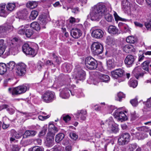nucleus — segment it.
<instances>
[{
	"label": "nucleus",
	"mask_w": 151,
	"mask_h": 151,
	"mask_svg": "<svg viewBox=\"0 0 151 151\" xmlns=\"http://www.w3.org/2000/svg\"><path fill=\"white\" fill-rule=\"evenodd\" d=\"M106 65L108 69H111L114 68L115 65L114 60H108L106 62Z\"/></svg>",
	"instance_id": "nucleus-32"
},
{
	"label": "nucleus",
	"mask_w": 151,
	"mask_h": 151,
	"mask_svg": "<svg viewBox=\"0 0 151 151\" xmlns=\"http://www.w3.org/2000/svg\"><path fill=\"white\" fill-rule=\"evenodd\" d=\"M6 4L1 3L0 4V16L5 17L9 12L5 10Z\"/></svg>",
	"instance_id": "nucleus-22"
},
{
	"label": "nucleus",
	"mask_w": 151,
	"mask_h": 151,
	"mask_svg": "<svg viewBox=\"0 0 151 151\" xmlns=\"http://www.w3.org/2000/svg\"><path fill=\"white\" fill-rule=\"evenodd\" d=\"M137 118L135 112H133L131 113V119L132 120H135Z\"/></svg>",
	"instance_id": "nucleus-62"
},
{
	"label": "nucleus",
	"mask_w": 151,
	"mask_h": 151,
	"mask_svg": "<svg viewBox=\"0 0 151 151\" xmlns=\"http://www.w3.org/2000/svg\"><path fill=\"white\" fill-rule=\"evenodd\" d=\"M14 27L12 26L9 25L7 26H0V34L3 37H5L8 33L12 31Z\"/></svg>",
	"instance_id": "nucleus-12"
},
{
	"label": "nucleus",
	"mask_w": 151,
	"mask_h": 151,
	"mask_svg": "<svg viewBox=\"0 0 151 151\" xmlns=\"http://www.w3.org/2000/svg\"><path fill=\"white\" fill-rule=\"evenodd\" d=\"M27 14V11L26 10L24 9L17 13L16 17L19 19H25Z\"/></svg>",
	"instance_id": "nucleus-21"
},
{
	"label": "nucleus",
	"mask_w": 151,
	"mask_h": 151,
	"mask_svg": "<svg viewBox=\"0 0 151 151\" xmlns=\"http://www.w3.org/2000/svg\"><path fill=\"white\" fill-rule=\"evenodd\" d=\"M91 50L94 55H98L102 53L104 50L103 45L99 42H94L91 46Z\"/></svg>",
	"instance_id": "nucleus-5"
},
{
	"label": "nucleus",
	"mask_w": 151,
	"mask_h": 151,
	"mask_svg": "<svg viewBox=\"0 0 151 151\" xmlns=\"http://www.w3.org/2000/svg\"><path fill=\"white\" fill-rule=\"evenodd\" d=\"M108 32L111 34L115 35L119 33L118 29L116 27L114 26H110L108 28Z\"/></svg>",
	"instance_id": "nucleus-27"
},
{
	"label": "nucleus",
	"mask_w": 151,
	"mask_h": 151,
	"mask_svg": "<svg viewBox=\"0 0 151 151\" xmlns=\"http://www.w3.org/2000/svg\"><path fill=\"white\" fill-rule=\"evenodd\" d=\"M85 65L86 68L90 70L95 69L97 66L96 60L91 57H87L86 58Z\"/></svg>",
	"instance_id": "nucleus-6"
},
{
	"label": "nucleus",
	"mask_w": 151,
	"mask_h": 151,
	"mask_svg": "<svg viewBox=\"0 0 151 151\" xmlns=\"http://www.w3.org/2000/svg\"><path fill=\"white\" fill-rule=\"evenodd\" d=\"M48 133H55L57 132L56 128L55 125L52 122H50L48 126Z\"/></svg>",
	"instance_id": "nucleus-33"
},
{
	"label": "nucleus",
	"mask_w": 151,
	"mask_h": 151,
	"mask_svg": "<svg viewBox=\"0 0 151 151\" xmlns=\"http://www.w3.org/2000/svg\"><path fill=\"white\" fill-rule=\"evenodd\" d=\"M7 71L6 65L4 63H0V74H4Z\"/></svg>",
	"instance_id": "nucleus-31"
},
{
	"label": "nucleus",
	"mask_w": 151,
	"mask_h": 151,
	"mask_svg": "<svg viewBox=\"0 0 151 151\" xmlns=\"http://www.w3.org/2000/svg\"><path fill=\"white\" fill-rule=\"evenodd\" d=\"M129 84L130 87L135 88L137 85V82L136 80L130 79L129 82Z\"/></svg>",
	"instance_id": "nucleus-42"
},
{
	"label": "nucleus",
	"mask_w": 151,
	"mask_h": 151,
	"mask_svg": "<svg viewBox=\"0 0 151 151\" xmlns=\"http://www.w3.org/2000/svg\"><path fill=\"white\" fill-rule=\"evenodd\" d=\"M55 135L54 133H48L47 134L46 143L47 145L49 147L52 146L53 145Z\"/></svg>",
	"instance_id": "nucleus-17"
},
{
	"label": "nucleus",
	"mask_w": 151,
	"mask_h": 151,
	"mask_svg": "<svg viewBox=\"0 0 151 151\" xmlns=\"http://www.w3.org/2000/svg\"><path fill=\"white\" fill-rule=\"evenodd\" d=\"M111 130L114 132H116L118 131V129L117 127L113 124L111 125Z\"/></svg>",
	"instance_id": "nucleus-60"
},
{
	"label": "nucleus",
	"mask_w": 151,
	"mask_h": 151,
	"mask_svg": "<svg viewBox=\"0 0 151 151\" xmlns=\"http://www.w3.org/2000/svg\"><path fill=\"white\" fill-rule=\"evenodd\" d=\"M29 26V25L26 24L20 26L18 31V34L22 35H25L26 28Z\"/></svg>",
	"instance_id": "nucleus-28"
},
{
	"label": "nucleus",
	"mask_w": 151,
	"mask_h": 151,
	"mask_svg": "<svg viewBox=\"0 0 151 151\" xmlns=\"http://www.w3.org/2000/svg\"><path fill=\"white\" fill-rule=\"evenodd\" d=\"M79 26L80 28L78 27L73 28L70 31L71 35L74 38H78L82 34V31L83 29V27L81 24H80Z\"/></svg>",
	"instance_id": "nucleus-8"
},
{
	"label": "nucleus",
	"mask_w": 151,
	"mask_h": 151,
	"mask_svg": "<svg viewBox=\"0 0 151 151\" xmlns=\"http://www.w3.org/2000/svg\"><path fill=\"white\" fill-rule=\"evenodd\" d=\"M46 129H43L40 132L39 136L40 137H41L44 136L46 133Z\"/></svg>",
	"instance_id": "nucleus-61"
},
{
	"label": "nucleus",
	"mask_w": 151,
	"mask_h": 151,
	"mask_svg": "<svg viewBox=\"0 0 151 151\" xmlns=\"http://www.w3.org/2000/svg\"><path fill=\"white\" fill-rule=\"evenodd\" d=\"M75 79L77 80H82L85 79V72L81 68L75 69Z\"/></svg>",
	"instance_id": "nucleus-14"
},
{
	"label": "nucleus",
	"mask_w": 151,
	"mask_h": 151,
	"mask_svg": "<svg viewBox=\"0 0 151 151\" xmlns=\"http://www.w3.org/2000/svg\"><path fill=\"white\" fill-rule=\"evenodd\" d=\"M32 151H42V150L40 147L36 146L33 148Z\"/></svg>",
	"instance_id": "nucleus-63"
},
{
	"label": "nucleus",
	"mask_w": 151,
	"mask_h": 151,
	"mask_svg": "<svg viewBox=\"0 0 151 151\" xmlns=\"http://www.w3.org/2000/svg\"><path fill=\"white\" fill-rule=\"evenodd\" d=\"M126 41L128 43L133 44L136 41V39L133 36H129L127 37Z\"/></svg>",
	"instance_id": "nucleus-38"
},
{
	"label": "nucleus",
	"mask_w": 151,
	"mask_h": 151,
	"mask_svg": "<svg viewBox=\"0 0 151 151\" xmlns=\"http://www.w3.org/2000/svg\"><path fill=\"white\" fill-rule=\"evenodd\" d=\"M37 4L35 1H29L27 3V8L32 9L36 7Z\"/></svg>",
	"instance_id": "nucleus-35"
},
{
	"label": "nucleus",
	"mask_w": 151,
	"mask_h": 151,
	"mask_svg": "<svg viewBox=\"0 0 151 151\" xmlns=\"http://www.w3.org/2000/svg\"><path fill=\"white\" fill-rule=\"evenodd\" d=\"M69 135L70 137L74 140H76L78 138V136L76 134L74 133H70L69 134Z\"/></svg>",
	"instance_id": "nucleus-54"
},
{
	"label": "nucleus",
	"mask_w": 151,
	"mask_h": 151,
	"mask_svg": "<svg viewBox=\"0 0 151 151\" xmlns=\"http://www.w3.org/2000/svg\"><path fill=\"white\" fill-rule=\"evenodd\" d=\"M86 111L85 110L78 111L76 114L77 117H80L81 120L84 121L86 119Z\"/></svg>",
	"instance_id": "nucleus-24"
},
{
	"label": "nucleus",
	"mask_w": 151,
	"mask_h": 151,
	"mask_svg": "<svg viewBox=\"0 0 151 151\" xmlns=\"http://www.w3.org/2000/svg\"><path fill=\"white\" fill-rule=\"evenodd\" d=\"M114 116L116 118L121 122L126 120L127 117L124 113L122 111H120L119 109L116 110L114 113Z\"/></svg>",
	"instance_id": "nucleus-13"
},
{
	"label": "nucleus",
	"mask_w": 151,
	"mask_h": 151,
	"mask_svg": "<svg viewBox=\"0 0 151 151\" xmlns=\"http://www.w3.org/2000/svg\"><path fill=\"white\" fill-rule=\"evenodd\" d=\"M123 32L124 33H128L130 34L131 32V28L127 26H124L123 29Z\"/></svg>",
	"instance_id": "nucleus-48"
},
{
	"label": "nucleus",
	"mask_w": 151,
	"mask_h": 151,
	"mask_svg": "<svg viewBox=\"0 0 151 151\" xmlns=\"http://www.w3.org/2000/svg\"><path fill=\"white\" fill-rule=\"evenodd\" d=\"M12 151H19V147L17 145H12Z\"/></svg>",
	"instance_id": "nucleus-58"
},
{
	"label": "nucleus",
	"mask_w": 151,
	"mask_h": 151,
	"mask_svg": "<svg viewBox=\"0 0 151 151\" xmlns=\"http://www.w3.org/2000/svg\"><path fill=\"white\" fill-rule=\"evenodd\" d=\"M64 137V134L63 133H60L57 134V141H60Z\"/></svg>",
	"instance_id": "nucleus-53"
},
{
	"label": "nucleus",
	"mask_w": 151,
	"mask_h": 151,
	"mask_svg": "<svg viewBox=\"0 0 151 151\" xmlns=\"http://www.w3.org/2000/svg\"><path fill=\"white\" fill-rule=\"evenodd\" d=\"M117 96L119 98L118 100L121 101L122 98H125V95L123 93L120 92L117 94Z\"/></svg>",
	"instance_id": "nucleus-50"
},
{
	"label": "nucleus",
	"mask_w": 151,
	"mask_h": 151,
	"mask_svg": "<svg viewBox=\"0 0 151 151\" xmlns=\"http://www.w3.org/2000/svg\"><path fill=\"white\" fill-rule=\"evenodd\" d=\"M33 31L30 29H27L26 30L25 35L27 37H30L33 34Z\"/></svg>",
	"instance_id": "nucleus-45"
},
{
	"label": "nucleus",
	"mask_w": 151,
	"mask_h": 151,
	"mask_svg": "<svg viewBox=\"0 0 151 151\" xmlns=\"http://www.w3.org/2000/svg\"><path fill=\"white\" fill-rule=\"evenodd\" d=\"M9 51L11 52H16L17 50V47L15 44H14L12 42L9 48Z\"/></svg>",
	"instance_id": "nucleus-44"
},
{
	"label": "nucleus",
	"mask_w": 151,
	"mask_h": 151,
	"mask_svg": "<svg viewBox=\"0 0 151 151\" xmlns=\"http://www.w3.org/2000/svg\"><path fill=\"white\" fill-rule=\"evenodd\" d=\"M27 86L24 85L20 86L14 88H9V93L12 96L20 94L25 93L27 89Z\"/></svg>",
	"instance_id": "nucleus-3"
},
{
	"label": "nucleus",
	"mask_w": 151,
	"mask_h": 151,
	"mask_svg": "<svg viewBox=\"0 0 151 151\" xmlns=\"http://www.w3.org/2000/svg\"><path fill=\"white\" fill-rule=\"evenodd\" d=\"M124 74V70L120 68L115 70L111 72V76L115 78H117L118 77H122Z\"/></svg>",
	"instance_id": "nucleus-16"
},
{
	"label": "nucleus",
	"mask_w": 151,
	"mask_h": 151,
	"mask_svg": "<svg viewBox=\"0 0 151 151\" xmlns=\"http://www.w3.org/2000/svg\"><path fill=\"white\" fill-rule=\"evenodd\" d=\"M15 7V5L14 3H9L6 6V9L7 12H9L12 11L14 9Z\"/></svg>",
	"instance_id": "nucleus-39"
},
{
	"label": "nucleus",
	"mask_w": 151,
	"mask_h": 151,
	"mask_svg": "<svg viewBox=\"0 0 151 151\" xmlns=\"http://www.w3.org/2000/svg\"><path fill=\"white\" fill-rule=\"evenodd\" d=\"M50 116V115H48L46 116H42L40 115L38 116V118L39 120L43 121L48 118Z\"/></svg>",
	"instance_id": "nucleus-56"
},
{
	"label": "nucleus",
	"mask_w": 151,
	"mask_h": 151,
	"mask_svg": "<svg viewBox=\"0 0 151 151\" xmlns=\"http://www.w3.org/2000/svg\"><path fill=\"white\" fill-rule=\"evenodd\" d=\"M150 63V61L148 60L142 63V69L147 71H148Z\"/></svg>",
	"instance_id": "nucleus-40"
},
{
	"label": "nucleus",
	"mask_w": 151,
	"mask_h": 151,
	"mask_svg": "<svg viewBox=\"0 0 151 151\" xmlns=\"http://www.w3.org/2000/svg\"><path fill=\"white\" fill-rule=\"evenodd\" d=\"M39 19L43 24H45L48 21L50 20V18L47 15L46 16L42 15L39 16Z\"/></svg>",
	"instance_id": "nucleus-30"
},
{
	"label": "nucleus",
	"mask_w": 151,
	"mask_h": 151,
	"mask_svg": "<svg viewBox=\"0 0 151 151\" xmlns=\"http://www.w3.org/2000/svg\"><path fill=\"white\" fill-rule=\"evenodd\" d=\"M23 51L26 55H32L34 57L36 54L34 49L29 47L27 43L24 44L22 47Z\"/></svg>",
	"instance_id": "nucleus-11"
},
{
	"label": "nucleus",
	"mask_w": 151,
	"mask_h": 151,
	"mask_svg": "<svg viewBox=\"0 0 151 151\" xmlns=\"http://www.w3.org/2000/svg\"><path fill=\"white\" fill-rule=\"evenodd\" d=\"M36 133V132L34 130H27L23 134V137L25 138L31 136H34Z\"/></svg>",
	"instance_id": "nucleus-26"
},
{
	"label": "nucleus",
	"mask_w": 151,
	"mask_h": 151,
	"mask_svg": "<svg viewBox=\"0 0 151 151\" xmlns=\"http://www.w3.org/2000/svg\"><path fill=\"white\" fill-rule=\"evenodd\" d=\"M0 46L1 47L6 48V45L4 43V40L3 39L0 40Z\"/></svg>",
	"instance_id": "nucleus-64"
},
{
	"label": "nucleus",
	"mask_w": 151,
	"mask_h": 151,
	"mask_svg": "<svg viewBox=\"0 0 151 151\" xmlns=\"http://www.w3.org/2000/svg\"><path fill=\"white\" fill-rule=\"evenodd\" d=\"M100 79L102 81L106 82L109 80L110 77L107 75H103L100 77Z\"/></svg>",
	"instance_id": "nucleus-47"
},
{
	"label": "nucleus",
	"mask_w": 151,
	"mask_h": 151,
	"mask_svg": "<svg viewBox=\"0 0 151 151\" xmlns=\"http://www.w3.org/2000/svg\"><path fill=\"white\" fill-rule=\"evenodd\" d=\"M134 60L135 58L133 56L128 55L125 58V64L127 65L131 66L133 64Z\"/></svg>",
	"instance_id": "nucleus-19"
},
{
	"label": "nucleus",
	"mask_w": 151,
	"mask_h": 151,
	"mask_svg": "<svg viewBox=\"0 0 151 151\" xmlns=\"http://www.w3.org/2000/svg\"><path fill=\"white\" fill-rule=\"evenodd\" d=\"M130 139V135L127 133L122 134L119 137L118 143L120 145H124L127 144Z\"/></svg>",
	"instance_id": "nucleus-9"
},
{
	"label": "nucleus",
	"mask_w": 151,
	"mask_h": 151,
	"mask_svg": "<svg viewBox=\"0 0 151 151\" xmlns=\"http://www.w3.org/2000/svg\"><path fill=\"white\" fill-rule=\"evenodd\" d=\"M92 33V36L95 38L99 39L102 38L104 35L103 31L100 29L93 28Z\"/></svg>",
	"instance_id": "nucleus-15"
},
{
	"label": "nucleus",
	"mask_w": 151,
	"mask_h": 151,
	"mask_svg": "<svg viewBox=\"0 0 151 151\" xmlns=\"http://www.w3.org/2000/svg\"><path fill=\"white\" fill-rule=\"evenodd\" d=\"M26 65L23 63H18L17 65L16 69V74L19 76L24 75L26 72Z\"/></svg>",
	"instance_id": "nucleus-10"
},
{
	"label": "nucleus",
	"mask_w": 151,
	"mask_h": 151,
	"mask_svg": "<svg viewBox=\"0 0 151 151\" xmlns=\"http://www.w3.org/2000/svg\"><path fill=\"white\" fill-rule=\"evenodd\" d=\"M62 68L64 71L65 72L69 73L71 71L72 66L70 64L64 63L63 64Z\"/></svg>",
	"instance_id": "nucleus-29"
},
{
	"label": "nucleus",
	"mask_w": 151,
	"mask_h": 151,
	"mask_svg": "<svg viewBox=\"0 0 151 151\" xmlns=\"http://www.w3.org/2000/svg\"><path fill=\"white\" fill-rule=\"evenodd\" d=\"M15 65V63L14 61H10L6 65L7 70L10 71L12 70L14 68Z\"/></svg>",
	"instance_id": "nucleus-34"
},
{
	"label": "nucleus",
	"mask_w": 151,
	"mask_h": 151,
	"mask_svg": "<svg viewBox=\"0 0 151 151\" xmlns=\"http://www.w3.org/2000/svg\"><path fill=\"white\" fill-rule=\"evenodd\" d=\"M124 51L126 53H129L134 52L136 51L135 48L132 45H127L124 46L123 48Z\"/></svg>",
	"instance_id": "nucleus-23"
},
{
	"label": "nucleus",
	"mask_w": 151,
	"mask_h": 151,
	"mask_svg": "<svg viewBox=\"0 0 151 151\" xmlns=\"http://www.w3.org/2000/svg\"><path fill=\"white\" fill-rule=\"evenodd\" d=\"M113 122L112 117H110L109 119L107 120L105 123L106 125H108L109 126H110L113 125Z\"/></svg>",
	"instance_id": "nucleus-49"
},
{
	"label": "nucleus",
	"mask_w": 151,
	"mask_h": 151,
	"mask_svg": "<svg viewBox=\"0 0 151 151\" xmlns=\"http://www.w3.org/2000/svg\"><path fill=\"white\" fill-rule=\"evenodd\" d=\"M146 105L147 108H151V97L147 99L146 101Z\"/></svg>",
	"instance_id": "nucleus-55"
},
{
	"label": "nucleus",
	"mask_w": 151,
	"mask_h": 151,
	"mask_svg": "<svg viewBox=\"0 0 151 151\" xmlns=\"http://www.w3.org/2000/svg\"><path fill=\"white\" fill-rule=\"evenodd\" d=\"M128 151H133L137 147L136 143L129 144L128 146Z\"/></svg>",
	"instance_id": "nucleus-43"
},
{
	"label": "nucleus",
	"mask_w": 151,
	"mask_h": 151,
	"mask_svg": "<svg viewBox=\"0 0 151 151\" xmlns=\"http://www.w3.org/2000/svg\"><path fill=\"white\" fill-rule=\"evenodd\" d=\"M60 96L63 99H66L68 98L70 96V92L71 95L73 96L77 95L78 97L83 96V93L80 92L79 93L77 92V91H75V92H71L70 90L67 88H64L61 89L60 90Z\"/></svg>",
	"instance_id": "nucleus-4"
},
{
	"label": "nucleus",
	"mask_w": 151,
	"mask_h": 151,
	"mask_svg": "<svg viewBox=\"0 0 151 151\" xmlns=\"http://www.w3.org/2000/svg\"><path fill=\"white\" fill-rule=\"evenodd\" d=\"M8 105L6 104H4L0 106V111L4 109H7V110L9 111L10 110V109L8 108Z\"/></svg>",
	"instance_id": "nucleus-57"
},
{
	"label": "nucleus",
	"mask_w": 151,
	"mask_h": 151,
	"mask_svg": "<svg viewBox=\"0 0 151 151\" xmlns=\"http://www.w3.org/2000/svg\"><path fill=\"white\" fill-rule=\"evenodd\" d=\"M137 129L139 132L133 133L132 134V136H135L138 140H142L147 137V132L149 130L148 127L143 126L137 127Z\"/></svg>",
	"instance_id": "nucleus-2"
},
{
	"label": "nucleus",
	"mask_w": 151,
	"mask_h": 151,
	"mask_svg": "<svg viewBox=\"0 0 151 151\" xmlns=\"http://www.w3.org/2000/svg\"><path fill=\"white\" fill-rule=\"evenodd\" d=\"M122 6V9L125 12L130 11V4L127 0H123Z\"/></svg>",
	"instance_id": "nucleus-20"
},
{
	"label": "nucleus",
	"mask_w": 151,
	"mask_h": 151,
	"mask_svg": "<svg viewBox=\"0 0 151 151\" xmlns=\"http://www.w3.org/2000/svg\"><path fill=\"white\" fill-rule=\"evenodd\" d=\"M11 136H12L17 139H19L22 137V134L17 132L14 130H12L11 132Z\"/></svg>",
	"instance_id": "nucleus-36"
},
{
	"label": "nucleus",
	"mask_w": 151,
	"mask_h": 151,
	"mask_svg": "<svg viewBox=\"0 0 151 151\" xmlns=\"http://www.w3.org/2000/svg\"><path fill=\"white\" fill-rule=\"evenodd\" d=\"M63 119L65 122H68L70 120L71 117L68 115H63Z\"/></svg>",
	"instance_id": "nucleus-51"
},
{
	"label": "nucleus",
	"mask_w": 151,
	"mask_h": 151,
	"mask_svg": "<svg viewBox=\"0 0 151 151\" xmlns=\"http://www.w3.org/2000/svg\"><path fill=\"white\" fill-rule=\"evenodd\" d=\"M38 14V12L36 10L32 11L30 15L29 18L30 19L33 20L36 19Z\"/></svg>",
	"instance_id": "nucleus-41"
},
{
	"label": "nucleus",
	"mask_w": 151,
	"mask_h": 151,
	"mask_svg": "<svg viewBox=\"0 0 151 151\" xmlns=\"http://www.w3.org/2000/svg\"><path fill=\"white\" fill-rule=\"evenodd\" d=\"M145 26L147 30L151 31V23L150 22H146L145 23Z\"/></svg>",
	"instance_id": "nucleus-59"
},
{
	"label": "nucleus",
	"mask_w": 151,
	"mask_h": 151,
	"mask_svg": "<svg viewBox=\"0 0 151 151\" xmlns=\"http://www.w3.org/2000/svg\"><path fill=\"white\" fill-rule=\"evenodd\" d=\"M103 11V15L104 16V17L106 20L109 22H111L113 20L112 15L109 14V12L107 11L105 6V10Z\"/></svg>",
	"instance_id": "nucleus-25"
},
{
	"label": "nucleus",
	"mask_w": 151,
	"mask_h": 151,
	"mask_svg": "<svg viewBox=\"0 0 151 151\" xmlns=\"http://www.w3.org/2000/svg\"><path fill=\"white\" fill-rule=\"evenodd\" d=\"M55 93L51 91H47L42 96L41 99L42 101L47 103L52 102L55 98Z\"/></svg>",
	"instance_id": "nucleus-7"
},
{
	"label": "nucleus",
	"mask_w": 151,
	"mask_h": 151,
	"mask_svg": "<svg viewBox=\"0 0 151 151\" xmlns=\"http://www.w3.org/2000/svg\"><path fill=\"white\" fill-rule=\"evenodd\" d=\"M132 73L137 79H138L140 77H142L143 75V74L141 71V68L139 66L135 68L133 71Z\"/></svg>",
	"instance_id": "nucleus-18"
},
{
	"label": "nucleus",
	"mask_w": 151,
	"mask_h": 151,
	"mask_svg": "<svg viewBox=\"0 0 151 151\" xmlns=\"http://www.w3.org/2000/svg\"><path fill=\"white\" fill-rule=\"evenodd\" d=\"M105 10V5L99 3L92 7L90 12L91 19L93 21H98L103 16V11Z\"/></svg>",
	"instance_id": "nucleus-1"
},
{
	"label": "nucleus",
	"mask_w": 151,
	"mask_h": 151,
	"mask_svg": "<svg viewBox=\"0 0 151 151\" xmlns=\"http://www.w3.org/2000/svg\"><path fill=\"white\" fill-rule=\"evenodd\" d=\"M130 102L132 105L134 106H136L138 105V101L136 99H132L130 101Z\"/></svg>",
	"instance_id": "nucleus-52"
},
{
	"label": "nucleus",
	"mask_w": 151,
	"mask_h": 151,
	"mask_svg": "<svg viewBox=\"0 0 151 151\" xmlns=\"http://www.w3.org/2000/svg\"><path fill=\"white\" fill-rule=\"evenodd\" d=\"M80 20L78 19H76L74 17H71L68 20L70 24H73L75 23H77L79 22Z\"/></svg>",
	"instance_id": "nucleus-46"
},
{
	"label": "nucleus",
	"mask_w": 151,
	"mask_h": 151,
	"mask_svg": "<svg viewBox=\"0 0 151 151\" xmlns=\"http://www.w3.org/2000/svg\"><path fill=\"white\" fill-rule=\"evenodd\" d=\"M30 26L32 28L37 31L40 30V29L39 24L36 22H32L30 25Z\"/></svg>",
	"instance_id": "nucleus-37"
}]
</instances>
